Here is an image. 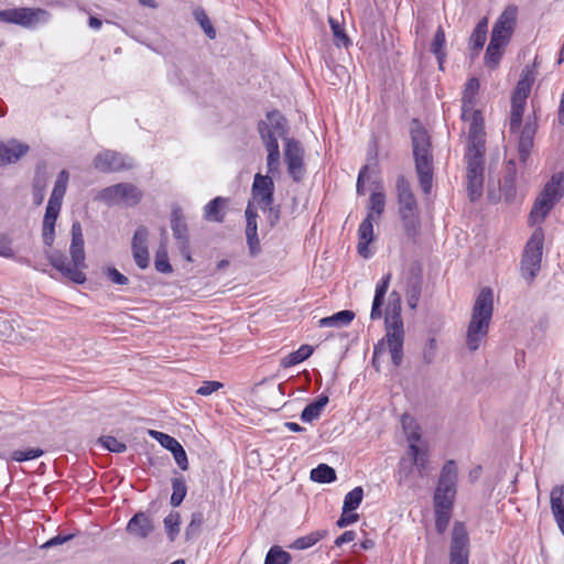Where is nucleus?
Instances as JSON below:
<instances>
[{"label":"nucleus","instance_id":"obj_1","mask_svg":"<svg viewBox=\"0 0 564 564\" xmlns=\"http://www.w3.org/2000/svg\"><path fill=\"white\" fill-rule=\"evenodd\" d=\"M69 253L72 258L70 261H68L67 257L59 251H51L47 253V259L50 263L63 275L75 283L82 284L86 281V275L82 271L86 264L83 228L79 221H74L72 225V242L69 247Z\"/></svg>","mask_w":564,"mask_h":564},{"label":"nucleus","instance_id":"obj_2","mask_svg":"<svg viewBox=\"0 0 564 564\" xmlns=\"http://www.w3.org/2000/svg\"><path fill=\"white\" fill-rule=\"evenodd\" d=\"M402 302L401 295L392 291L389 295V302L386 308L384 328L386 339L392 364L399 367L403 359L404 326L401 316Z\"/></svg>","mask_w":564,"mask_h":564},{"label":"nucleus","instance_id":"obj_3","mask_svg":"<svg viewBox=\"0 0 564 564\" xmlns=\"http://www.w3.org/2000/svg\"><path fill=\"white\" fill-rule=\"evenodd\" d=\"M411 141L420 186L423 193L429 195L433 186L432 145L427 131L417 121H414L411 128Z\"/></svg>","mask_w":564,"mask_h":564},{"label":"nucleus","instance_id":"obj_4","mask_svg":"<svg viewBox=\"0 0 564 564\" xmlns=\"http://www.w3.org/2000/svg\"><path fill=\"white\" fill-rule=\"evenodd\" d=\"M494 312V294L489 288H484L476 297L471 318L466 334V346L476 351L481 340L487 336Z\"/></svg>","mask_w":564,"mask_h":564},{"label":"nucleus","instance_id":"obj_5","mask_svg":"<svg viewBox=\"0 0 564 564\" xmlns=\"http://www.w3.org/2000/svg\"><path fill=\"white\" fill-rule=\"evenodd\" d=\"M398 212L402 223L404 235L415 242L421 232L420 212L416 198L412 192L410 182L400 175L395 184Z\"/></svg>","mask_w":564,"mask_h":564},{"label":"nucleus","instance_id":"obj_6","mask_svg":"<svg viewBox=\"0 0 564 564\" xmlns=\"http://www.w3.org/2000/svg\"><path fill=\"white\" fill-rule=\"evenodd\" d=\"M525 106V100L520 101L511 97L510 131L512 133H519L518 155L522 163H525L530 156L536 132V122L530 117L527 118L524 126L521 128Z\"/></svg>","mask_w":564,"mask_h":564},{"label":"nucleus","instance_id":"obj_7","mask_svg":"<svg viewBox=\"0 0 564 564\" xmlns=\"http://www.w3.org/2000/svg\"><path fill=\"white\" fill-rule=\"evenodd\" d=\"M563 176L555 174L544 185V188L535 198L529 215V224L534 226L541 224L563 195Z\"/></svg>","mask_w":564,"mask_h":564},{"label":"nucleus","instance_id":"obj_8","mask_svg":"<svg viewBox=\"0 0 564 564\" xmlns=\"http://www.w3.org/2000/svg\"><path fill=\"white\" fill-rule=\"evenodd\" d=\"M457 488V466L447 460L441 470L433 497L434 509L453 511Z\"/></svg>","mask_w":564,"mask_h":564},{"label":"nucleus","instance_id":"obj_9","mask_svg":"<svg viewBox=\"0 0 564 564\" xmlns=\"http://www.w3.org/2000/svg\"><path fill=\"white\" fill-rule=\"evenodd\" d=\"M466 189L470 202H476L482 195L485 153L466 152Z\"/></svg>","mask_w":564,"mask_h":564},{"label":"nucleus","instance_id":"obj_10","mask_svg":"<svg viewBox=\"0 0 564 564\" xmlns=\"http://www.w3.org/2000/svg\"><path fill=\"white\" fill-rule=\"evenodd\" d=\"M543 231L538 228L533 231L530 240L527 242L524 254L521 260L522 276L532 281L536 272L540 270L542 249H543Z\"/></svg>","mask_w":564,"mask_h":564},{"label":"nucleus","instance_id":"obj_11","mask_svg":"<svg viewBox=\"0 0 564 564\" xmlns=\"http://www.w3.org/2000/svg\"><path fill=\"white\" fill-rule=\"evenodd\" d=\"M50 13L41 8H13L0 11V21L18 24L26 29L35 28L40 23H46Z\"/></svg>","mask_w":564,"mask_h":564},{"label":"nucleus","instance_id":"obj_12","mask_svg":"<svg viewBox=\"0 0 564 564\" xmlns=\"http://www.w3.org/2000/svg\"><path fill=\"white\" fill-rule=\"evenodd\" d=\"M142 198V193L139 188L131 183H119L101 189L96 199H99L107 205H137Z\"/></svg>","mask_w":564,"mask_h":564},{"label":"nucleus","instance_id":"obj_13","mask_svg":"<svg viewBox=\"0 0 564 564\" xmlns=\"http://www.w3.org/2000/svg\"><path fill=\"white\" fill-rule=\"evenodd\" d=\"M469 539L463 522H455L449 547V564H469Z\"/></svg>","mask_w":564,"mask_h":564},{"label":"nucleus","instance_id":"obj_14","mask_svg":"<svg viewBox=\"0 0 564 564\" xmlns=\"http://www.w3.org/2000/svg\"><path fill=\"white\" fill-rule=\"evenodd\" d=\"M274 200V182L270 175H262L257 173L251 187V199L258 205L263 212L267 210V206L273 204Z\"/></svg>","mask_w":564,"mask_h":564},{"label":"nucleus","instance_id":"obj_15","mask_svg":"<svg viewBox=\"0 0 564 564\" xmlns=\"http://www.w3.org/2000/svg\"><path fill=\"white\" fill-rule=\"evenodd\" d=\"M303 158L304 150L300 142L294 139H286L284 160L288 165V172L294 182H300L304 177L305 166Z\"/></svg>","mask_w":564,"mask_h":564},{"label":"nucleus","instance_id":"obj_16","mask_svg":"<svg viewBox=\"0 0 564 564\" xmlns=\"http://www.w3.org/2000/svg\"><path fill=\"white\" fill-rule=\"evenodd\" d=\"M469 120L468 130V147L467 152L469 153H485V132H484V119L479 110L468 111L467 118Z\"/></svg>","mask_w":564,"mask_h":564},{"label":"nucleus","instance_id":"obj_17","mask_svg":"<svg viewBox=\"0 0 564 564\" xmlns=\"http://www.w3.org/2000/svg\"><path fill=\"white\" fill-rule=\"evenodd\" d=\"M516 21L517 8L513 6L507 7L492 28L490 41L508 44L513 33Z\"/></svg>","mask_w":564,"mask_h":564},{"label":"nucleus","instance_id":"obj_18","mask_svg":"<svg viewBox=\"0 0 564 564\" xmlns=\"http://www.w3.org/2000/svg\"><path fill=\"white\" fill-rule=\"evenodd\" d=\"M258 130L260 133V137L262 141L265 144L267 151H268V158H267V169L268 174L274 175L279 172L280 166V150H279V143L275 137H273V133L269 126L260 121L258 124Z\"/></svg>","mask_w":564,"mask_h":564},{"label":"nucleus","instance_id":"obj_19","mask_svg":"<svg viewBox=\"0 0 564 564\" xmlns=\"http://www.w3.org/2000/svg\"><path fill=\"white\" fill-rule=\"evenodd\" d=\"M94 166L100 172L108 173L129 170L132 167V163L127 162L124 156L118 152L105 150L95 156Z\"/></svg>","mask_w":564,"mask_h":564},{"label":"nucleus","instance_id":"obj_20","mask_svg":"<svg viewBox=\"0 0 564 564\" xmlns=\"http://www.w3.org/2000/svg\"><path fill=\"white\" fill-rule=\"evenodd\" d=\"M171 227L173 237L176 239L181 253L187 261H192L189 254V238L185 218L180 208H174L171 214Z\"/></svg>","mask_w":564,"mask_h":564},{"label":"nucleus","instance_id":"obj_21","mask_svg":"<svg viewBox=\"0 0 564 564\" xmlns=\"http://www.w3.org/2000/svg\"><path fill=\"white\" fill-rule=\"evenodd\" d=\"M132 253L137 265L140 269L149 267L148 229L144 226L137 228L132 239Z\"/></svg>","mask_w":564,"mask_h":564},{"label":"nucleus","instance_id":"obj_22","mask_svg":"<svg viewBox=\"0 0 564 564\" xmlns=\"http://www.w3.org/2000/svg\"><path fill=\"white\" fill-rule=\"evenodd\" d=\"M127 532L138 539H147L154 531L152 518L143 512H137L128 522Z\"/></svg>","mask_w":564,"mask_h":564},{"label":"nucleus","instance_id":"obj_23","mask_svg":"<svg viewBox=\"0 0 564 564\" xmlns=\"http://www.w3.org/2000/svg\"><path fill=\"white\" fill-rule=\"evenodd\" d=\"M62 204L48 200L42 228L43 241L46 246L51 247L54 241L55 223L61 212Z\"/></svg>","mask_w":564,"mask_h":564},{"label":"nucleus","instance_id":"obj_24","mask_svg":"<svg viewBox=\"0 0 564 564\" xmlns=\"http://www.w3.org/2000/svg\"><path fill=\"white\" fill-rule=\"evenodd\" d=\"M29 145L12 139L8 142H0V165L15 163L29 151Z\"/></svg>","mask_w":564,"mask_h":564},{"label":"nucleus","instance_id":"obj_25","mask_svg":"<svg viewBox=\"0 0 564 564\" xmlns=\"http://www.w3.org/2000/svg\"><path fill=\"white\" fill-rule=\"evenodd\" d=\"M373 216L371 213L367 214V217L361 221L358 228V253L368 259L370 257V251L368 245L373 239V225H372Z\"/></svg>","mask_w":564,"mask_h":564},{"label":"nucleus","instance_id":"obj_26","mask_svg":"<svg viewBox=\"0 0 564 564\" xmlns=\"http://www.w3.org/2000/svg\"><path fill=\"white\" fill-rule=\"evenodd\" d=\"M563 497H564V486L563 485H556L552 488L550 494V505H551V511L553 513V517L555 519V522L561 531V533L564 535V503H563Z\"/></svg>","mask_w":564,"mask_h":564},{"label":"nucleus","instance_id":"obj_27","mask_svg":"<svg viewBox=\"0 0 564 564\" xmlns=\"http://www.w3.org/2000/svg\"><path fill=\"white\" fill-rule=\"evenodd\" d=\"M391 276V273H387L376 285V292L370 313V318L373 321L380 319L382 317V305L390 285Z\"/></svg>","mask_w":564,"mask_h":564},{"label":"nucleus","instance_id":"obj_28","mask_svg":"<svg viewBox=\"0 0 564 564\" xmlns=\"http://www.w3.org/2000/svg\"><path fill=\"white\" fill-rule=\"evenodd\" d=\"M534 80L535 73L531 66L527 65L520 74V79L513 90L512 98H517L520 101H527Z\"/></svg>","mask_w":564,"mask_h":564},{"label":"nucleus","instance_id":"obj_29","mask_svg":"<svg viewBox=\"0 0 564 564\" xmlns=\"http://www.w3.org/2000/svg\"><path fill=\"white\" fill-rule=\"evenodd\" d=\"M479 87L480 84L476 77H473L467 82L462 98V119H466L468 111L474 110Z\"/></svg>","mask_w":564,"mask_h":564},{"label":"nucleus","instance_id":"obj_30","mask_svg":"<svg viewBox=\"0 0 564 564\" xmlns=\"http://www.w3.org/2000/svg\"><path fill=\"white\" fill-rule=\"evenodd\" d=\"M227 198L218 196L212 199L204 207V218L207 221L223 223L225 220L226 212L225 207L227 204Z\"/></svg>","mask_w":564,"mask_h":564},{"label":"nucleus","instance_id":"obj_31","mask_svg":"<svg viewBox=\"0 0 564 564\" xmlns=\"http://www.w3.org/2000/svg\"><path fill=\"white\" fill-rule=\"evenodd\" d=\"M329 402V398L326 394H321L315 401L308 403L301 413V420L305 423H311L317 420L324 408Z\"/></svg>","mask_w":564,"mask_h":564},{"label":"nucleus","instance_id":"obj_32","mask_svg":"<svg viewBox=\"0 0 564 564\" xmlns=\"http://www.w3.org/2000/svg\"><path fill=\"white\" fill-rule=\"evenodd\" d=\"M14 330L12 341H33L39 336V323L29 325L20 321L13 319Z\"/></svg>","mask_w":564,"mask_h":564},{"label":"nucleus","instance_id":"obj_33","mask_svg":"<svg viewBox=\"0 0 564 564\" xmlns=\"http://www.w3.org/2000/svg\"><path fill=\"white\" fill-rule=\"evenodd\" d=\"M355 317L352 311L344 310L333 314L332 316L323 317L318 321L319 327H335L340 328L349 325Z\"/></svg>","mask_w":564,"mask_h":564},{"label":"nucleus","instance_id":"obj_34","mask_svg":"<svg viewBox=\"0 0 564 564\" xmlns=\"http://www.w3.org/2000/svg\"><path fill=\"white\" fill-rule=\"evenodd\" d=\"M269 128L271 129L273 135L278 134L281 138H285L288 130H286V119L284 116L274 110L267 113V121H264Z\"/></svg>","mask_w":564,"mask_h":564},{"label":"nucleus","instance_id":"obj_35","mask_svg":"<svg viewBox=\"0 0 564 564\" xmlns=\"http://www.w3.org/2000/svg\"><path fill=\"white\" fill-rule=\"evenodd\" d=\"M314 349L310 345H302L297 350L290 352L281 360V366L283 368H289L295 366L304 360H306L312 354Z\"/></svg>","mask_w":564,"mask_h":564},{"label":"nucleus","instance_id":"obj_36","mask_svg":"<svg viewBox=\"0 0 564 564\" xmlns=\"http://www.w3.org/2000/svg\"><path fill=\"white\" fill-rule=\"evenodd\" d=\"M69 180V173L67 170H62L57 178L55 181L52 194L50 196L48 200L55 202V203H63V198L66 194L67 184Z\"/></svg>","mask_w":564,"mask_h":564},{"label":"nucleus","instance_id":"obj_37","mask_svg":"<svg viewBox=\"0 0 564 564\" xmlns=\"http://www.w3.org/2000/svg\"><path fill=\"white\" fill-rule=\"evenodd\" d=\"M422 272L417 267H412L409 270L405 284V294L421 295L422 292Z\"/></svg>","mask_w":564,"mask_h":564},{"label":"nucleus","instance_id":"obj_38","mask_svg":"<svg viewBox=\"0 0 564 564\" xmlns=\"http://www.w3.org/2000/svg\"><path fill=\"white\" fill-rule=\"evenodd\" d=\"M311 479L319 484H329L336 480V471L326 464H319L311 470Z\"/></svg>","mask_w":564,"mask_h":564},{"label":"nucleus","instance_id":"obj_39","mask_svg":"<svg viewBox=\"0 0 564 564\" xmlns=\"http://www.w3.org/2000/svg\"><path fill=\"white\" fill-rule=\"evenodd\" d=\"M506 45L500 42H489L485 55V63L488 67L496 68L499 65Z\"/></svg>","mask_w":564,"mask_h":564},{"label":"nucleus","instance_id":"obj_40","mask_svg":"<svg viewBox=\"0 0 564 564\" xmlns=\"http://www.w3.org/2000/svg\"><path fill=\"white\" fill-rule=\"evenodd\" d=\"M171 484H172V489H173V492L171 496V505L173 507H178L183 502V500L187 494V486H186L185 479L182 475H180L178 477L172 478Z\"/></svg>","mask_w":564,"mask_h":564},{"label":"nucleus","instance_id":"obj_41","mask_svg":"<svg viewBox=\"0 0 564 564\" xmlns=\"http://www.w3.org/2000/svg\"><path fill=\"white\" fill-rule=\"evenodd\" d=\"M516 170H514V161L509 160L507 175L503 178L502 192L507 200H512L516 195Z\"/></svg>","mask_w":564,"mask_h":564},{"label":"nucleus","instance_id":"obj_42","mask_svg":"<svg viewBox=\"0 0 564 564\" xmlns=\"http://www.w3.org/2000/svg\"><path fill=\"white\" fill-rule=\"evenodd\" d=\"M487 26L488 21L486 18H484L477 23L475 30L470 35V44L473 50L478 51L482 48L487 37Z\"/></svg>","mask_w":564,"mask_h":564},{"label":"nucleus","instance_id":"obj_43","mask_svg":"<svg viewBox=\"0 0 564 564\" xmlns=\"http://www.w3.org/2000/svg\"><path fill=\"white\" fill-rule=\"evenodd\" d=\"M326 534V531H316L312 532L305 536L297 538L290 545L291 549L294 550H305L314 544H316L319 540H322Z\"/></svg>","mask_w":564,"mask_h":564},{"label":"nucleus","instance_id":"obj_44","mask_svg":"<svg viewBox=\"0 0 564 564\" xmlns=\"http://www.w3.org/2000/svg\"><path fill=\"white\" fill-rule=\"evenodd\" d=\"M328 22L333 32L335 45L347 47L350 44V40L346 34L341 23L333 17L328 18Z\"/></svg>","mask_w":564,"mask_h":564},{"label":"nucleus","instance_id":"obj_45","mask_svg":"<svg viewBox=\"0 0 564 564\" xmlns=\"http://www.w3.org/2000/svg\"><path fill=\"white\" fill-rule=\"evenodd\" d=\"M196 22L200 25L206 36L210 40L216 37V30L214 29L209 17L202 8H197L193 12Z\"/></svg>","mask_w":564,"mask_h":564},{"label":"nucleus","instance_id":"obj_46","mask_svg":"<svg viewBox=\"0 0 564 564\" xmlns=\"http://www.w3.org/2000/svg\"><path fill=\"white\" fill-rule=\"evenodd\" d=\"M362 497H364V490L361 487H356L351 491H349L345 496V499H344V505H343L344 513H348L350 511L356 510L360 506V503L362 501Z\"/></svg>","mask_w":564,"mask_h":564},{"label":"nucleus","instance_id":"obj_47","mask_svg":"<svg viewBox=\"0 0 564 564\" xmlns=\"http://www.w3.org/2000/svg\"><path fill=\"white\" fill-rule=\"evenodd\" d=\"M410 454L413 457V464L421 475L425 474L429 465V457L425 451H421L416 444L411 443L409 446Z\"/></svg>","mask_w":564,"mask_h":564},{"label":"nucleus","instance_id":"obj_48","mask_svg":"<svg viewBox=\"0 0 564 564\" xmlns=\"http://www.w3.org/2000/svg\"><path fill=\"white\" fill-rule=\"evenodd\" d=\"M386 195L382 191L373 192L369 197L368 213L380 217L384 212Z\"/></svg>","mask_w":564,"mask_h":564},{"label":"nucleus","instance_id":"obj_49","mask_svg":"<svg viewBox=\"0 0 564 564\" xmlns=\"http://www.w3.org/2000/svg\"><path fill=\"white\" fill-rule=\"evenodd\" d=\"M291 555L280 546H272L267 553L264 564H289Z\"/></svg>","mask_w":564,"mask_h":564},{"label":"nucleus","instance_id":"obj_50","mask_svg":"<svg viewBox=\"0 0 564 564\" xmlns=\"http://www.w3.org/2000/svg\"><path fill=\"white\" fill-rule=\"evenodd\" d=\"M181 516L178 512H171L164 519V527L167 536L171 541H174L180 532Z\"/></svg>","mask_w":564,"mask_h":564},{"label":"nucleus","instance_id":"obj_51","mask_svg":"<svg viewBox=\"0 0 564 564\" xmlns=\"http://www.w3.org/2000/svg\"><path fill=\"white\" fill-rule=\"evenodd\" d=\"M204 522V514L200 511L193 512L191 521L185 529V539L188 541L198 534L200 527Z\"/></svg>","mask_w":564,"mask_h":564},{"label":"nucleus","instance_id":"obj_52","mask_svg":"<svg viewBox=\"0 0 564 564\" xmlns=\"http://www.w3.org/2000/svg\"><path fill=\"white\" fill-rule=\"evenodd\" d=\"M246 235H254L258 234V224L257 218L258 214L256 210V207L253 206L252 202H248L246 212Z\"/></svg>","mask_w":564,"mask_h":564},{"label":"nucleus","instance_id":"obj_53","mask_svg":"<svg viewBox=\"0 0 564 564\" xmlns=\"http://www.w3.org/2000/svg\"><path fill=\"white\" fill-rule=\"evenodd\" d=\"M154 267L161 273H171L173 271L169 261L167 252L164 248H160L156 252Z\"/></svg>","mask_w":564,"mask_h":564},{"label":"nucleus","instance_id":"obj_54","mask_svg":"<svg viewBox=\"0 0 564 564\" xmlns=\"http://www.w3.org/2000/svg\"><path fill=\"white\" fill-rule=\"evenodd\" d=\"M377 163L371 167L370 165H364L359 171L357 178L356 192L359 196L366 194L365 181L370 178V174L376 172Z\"/></svg>","mask_w":564,"mask_h":564},{"label":"nucleus","instance_id":"obj_55","mask_svg":"<svg viewBox=\"0 0 564 564\" xmlns=\"http://www.w3.org/2000/svg\"><path fill=\"white\" fill-rule=\"evenodd\" d=\"M99 442L105 448L112 453H123L127 449V445L113 436H101Z\"/></svg>","mask_w":564,"mask_h":564},{"label":"nucleus","instance_id":"obj_56","mask_svg":"<svg viewBox=\"0 0 564 564\" xmlns=\"http://www.w3.org/2000/svg\"><path fill=\"white\" fill-rule=\"evenodd\" d=\"M43 451L41 448H29L26 451H13L11 453V458L15 462H25L39 458L43 455Z\"/></svg>","mask_w":564,"mask_h":564},{"label":"nucleus","instance_id":"obj_57","mask_svg":"<svg viewBox=\"0 0 564 564\" xmlns=\"http://www.w3.org/2000/svg\"><path fill=\"white\" fill-rule=\"evenodd\" d=\"M435 513V529L438 533H444L448 527L452 511L434 509Z\"/></svg>","mask_w":564,"mask_h":564},{"label":"nucleus","instance_id":"obj_58","mask_svg":"<svg viewBox=\"0 0 564 564\" xmlns=\"http://www.w3.org/2000/svg\"><path fill=\"white\" fill-rule=\"evenodd\" d=\"M169 451L173 454V457H174L176 464L178 465V467L182 470H187L188 469L187 455H186V452L184 451L183 446L181 445V443L177 442V444H175Z\"/></svg>","mask_w":564,"mask_h":564},{"label":"nucleus","instance_id":"obj_59","mask_svg":"<svg viewBox=\"0 0 564 564\" xmlns=\"http://www.w3.org/2000/svg\"><path fill=\"white\" fill-rule=\"evenodd\" d=\"M40 166L37 167V175L33 182V202L35 205H41L45 196V182L40 178Z\"/></svg>","mask_w":564,"mask_h":564},{"label":"nucleus","instance_id":"obj_60","mask_svg":"<svg viewBox=\"0 0 564 564\" xmlns=\"http://www.w3.org/2000/svg\"><path fill=\"white\" fill-rule=\"evenodd\" d=\"M149 434L166 449H170L178 442L176 438L159 431L150 430Z\"/></svg>","mask_w":564,"mask_h":564},{"label":"nucleus","instance_id":"obj_61","mask_svg":"<svg viewBox=\"0 0 564 564\" xmlns=\"http://www.w3.org/2000/svg\"><path fill=\"white\" fill-rule=\"evenodd\" d=\"M224 384L219 381H209L206 380L203 384L196 390V393L203 397L210 395L212 393L221 389Z\"/></svg>","mask_w":564,"mask_h":564},{"label":"nucleus","instance_id":"obj_62","mask_svg":"<svg viewBox=\"0 0 564 564\" xmlns=\"http://www.w3.org/2000/svg\"><path fill=\"white\" fill-rule=\"evenodd\" d=\"M14 324L0 317V339L12 341Z\"/></svg>","mask_w":564,"mask_h":564},{"label":"nucleus","instance_id":"obj_63","mask_svg":"<svg viewBox=\"0 0 564 564\" xmlns=\"http://www.w3.org/2000/svg\"><path fill=\"white\" fill-rule=\"evenodd\" d=\"M445 32L444 30L442 29V26H440L437 29V31L435 32V35H434V39L432 41V44H431V52L432 53H438L440 51H444V45H445Z\"/></svg>","mask_w":564,"mask_h":564},{"label":"nucleus","instance_id":"obj_64","mask_svg":"<svg viewBox=\"0 0 564 564\" xmlns=\"http://www.w3.org/2000/svg\"><path fill=\"white\" fill-rule=\"evenodd\" d=\"M0 256L3 258H13L14 256L11 239L6 234H0Z\"/></svg>","mask_w":564,"mask_h":564}]
</instances>
